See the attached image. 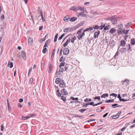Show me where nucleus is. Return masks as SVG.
<instances>
[{
    "label": "nucleus",
    "instance_id": "nucleus-1",
    "mask_svg": "<svg viewBox=\"0 0 135 135\" xmlns=\"http://www.w3.org/2000/svg\"><path fill=\"white\" fill-rule=\"evenodd\" d=\"M108 20H110L113 24H115L117 22V20L115 17H112L108 19Z\"/></svg>",
    "mask_w": 135,
    "mask_h": 135
},
{
    "label": "nucleus",
    "instance_id": "nucleus-2",
    "mask_svg": "<svg viewBox=\"0 0 135 135\" xmlns=\"http://www.w3.org/2000/svg\"><path fill=\"white\" fill-rule=\"evenodd\" d=\"M69 49L68 48L65 47L63 50V53L64 55H67L69 54Z\"/></svg>",
    "mask_w": 135,
    "mask_h": 135
},
{
    "label": "nucleus",
    "instance_id": "nucleus-3",
    "mask_svg": "<svg viewBox=\"0 0 135 135\" xmlns=\"http://www.w3.org/2000/svg\"><path fill=\"white\" fill-rule=\"evenodd\" d=\"M61 94L64 95H68V92L66 90L65 88L62 89L61 90Z\"/></svg>",
    "mask_w": 135,
    "mask_h": 135
},
{
    "label": "nucleus",
    "instance_id": "nucleus-4",
    "mask_svg": "<svg viewBox=\"0 0 135 135\" xmlns=\"http://www.w3.org/2000/svg\"><path fill=\"white\" fill-rule=\"evenodd\" d=\"M59 86L61 88H64L65 86V83L64 81L63 80H61V81L60 83Z\"/></svg>",
    "mask_w": 135,
    "mask_h": 135
},
{
    "label": "nucleus",
    "instance_id": "nucleus-5",
    "mask_svg": "<svg viewBox=\"0 0 135 135\" xmlns=\"http://www.w3.org/2000/svg\"><path fill=\"white\" fill-rule=\"evenodd\" d=\"M100 31L99 30H97V31L95 32L94 33V38H96L98 37V36L99 35Z\"/></svg>",
    "mask_w": 135,
    "mask_h": 135
},
{
    "label": "nucleus",
    "instance_id": "nucleus-6",
    "mask_svg": "<svg viewBox=\"0 0 135 135\" xmlns=\"http://www.w3.org/2000/svg\"><path fill=\"white\" fill-rule=\"evenodd\" d=\"M78 16L80 18L81 17H86V15L84 12H81L79 13H78Z\"/></svg>",
    "mask_w": 135,
    "mask_h": 135
},
{
    "label": "nucleus",
    "instance_id": "nucleus-7",
    "mask_svg": "<svg viewBox=\"0 0 135 135\" xmlns=\"http://www.w3.org/2000/svg\"><path fill=\"white\" fill-rule=\"evenodd\" d=\"M84 36L85 32H83L81 34H80V35H78V37L79 40H80L82 38V37Z\"/></svg>",
    "mask_w": 135,
    "mask_h": 135
},
{
    "label": "nucleus",
    "instance_id": "nucleus-8",
    "mask_svg": "<svg viewBox=\"0 0 135 135\" xmlns=\"http://www.w3.org/2000/svg\"><path fill=\"white\" fill-rule=\"evenodd\" d=\"M70 37L66 41L63 45V46L65 47L70 42Z\"/></svg>",
    "mask_w": 135,
    "mask_h": 135
},
{
    "label": "nucleus",
    "instance_id": "nucleus-9",
    "mask_svg": "<svg viewBox=\"0 0 135 135\" xmlns=\"http://www.w3.org/2000/svg\"><path fill=\"white\" fill-rule=\"evenodd\" d=\"M93 28L92 27H90L88 28H86V29L84 30L83 32H85L86 31H91L93 30Z\"/></svg>",
    "mask_w": 135,
    "mask_h": 135
},
{
    "label": "nucleus",
    "instance_id": "nucleus-10",
    "mask_svg": "<svg viewBox=\"0 0 135 135\" xmlns=\"http://www.w3.org/2000/svg\"><path fill=\"white\" fill-rule=\"evenodd\" d=\"M70 17L69 16H66L64 17V20L65 22H67L68 20H70Z\"/></svg>",
    "mask_w": 135,
    "mask_h": 135
},
{
    "label": "nucleus",
    "instance_id": "nucleus-11",
    "mask_svg": "<svg viewBox=\"0 0 135 135\" xmlns=\"http://www.w3.org/2000/svg\"><path fill=\"white\" fill-rule=\"evenodd\" d=\"M26 53L25 51H22V56L24 60L25 59H26Z\"/></svg>",
    "mask_w": 135,
    "mask_h": 135
},
{
    "label": "nucleus",
    "instance_id": "nucleus-12",
    "mask_svg": "<svg viewBox=\"0 0 135 135\" xmlns=\"http://www.w3.org/2000/svg\"><path fill=\"white\" fill-rule=\"evenodd\" d=\"M126 42L124 40H121L120 42V46H124L126 45Z\"/></svg>",
    "mask_w": 135,
    "mask_h": 135
},
{
    "label": "nucleus",
    "instance_id": "nucleus-13",
    "mask_svg": "<svg viewBox=\"0 0 135 135\" xmlns=\"http://www.w3.org/2000/svg\"><path fill=\"white\" fill-rule=\"evenodd\" d=\"M62 80L60 78H56L55 81V83L56 84H59L61 81V80Z\"/></svg>",
    "mask_w": 135,
    "mask_h": 135
},
{
    "label": "nucleus",
    "instance_id": "nucleus-14",
    "mask_svg": "<svg viewBox=\"0 0 135 135\" xmlns=\"http://www.w3.org/2000/svg\"><path fill=\"white\" fill-rule=\"evenodd\" d=\"M31 117V115H30V114H29L26 117L22 116V120H25V119H27L28 118H30Z\"/></svg>",
    "mask_w": 135,
    "mask_h": 135
},
{
    "label": "nucleus",
    "instance_id": "nucleus-15",
    "mask_svg": "<svg viewBox=\"0 0 135 135\" xmlns=\"http://www.w3.org/2000/svg\"><path fill=\"white\" fill-rule=\"evenodd\" d=\"M123 28H118L117 31V33L118 35L121 34L123 33Z\"/></svg>",
    "mask_w": 135,
    "mask_h": 135
},
{
    "label": "nucleus",
    "instance_id": "nucleus-16",
    "mask_svg": "<svg viewBox=\"0 0 135 135\" xmlns=\"http://www.w3.org/2000/svg\"><path fill=\"white\" fill-rule=\"evenodd\" d=\"M115 42L113 40H112L110 41L109 42V44L111 46L113 47L114 46Z\"/></svg>",
    "mask_w": 135,
    "mask_h": 135
},
{
    "label": "nucleus",
    "instance_id": "nucleus-17",
    "mask_svg": "<svg viewBox=\"0 0 135 135\" xmlns=\"http://www.w3.org/2000/svg\"><path fill=\"white\" fill-rule=\"evenodd\" d=\"M33 39L31 37H29L28 38V44H30L31 45L33 42Z\"/></svg>",
    "mask_w": 135,
    "mask_h": 135
},
{
    "label": "nucleus",
    "instance_id": "nucleus-18",
    "mask_svg": "<svg viewBox=\"0 0 135 135\" xmlns=\"http://www.w3.org/2000/svg\"><path fill=\"white\" fill-rule=\"evenodd\" d=\"M48 66L49 68V70L48 71L49 73H51L52 70V66L50 63L49 64Z\"/></svg>",
    "mask_w": 135,
    "mask_h": 135
},
{
    "label": "nucleus",
    "instance_id": "nucleus-19",
    "mask_svg": "<svg viewBox=\"0 0 135 135\" xmlns=\"http://www.w3.org/2000/svg\"><path fill=\"white\" fill-rule=\"evenodd\" d=\"M131 44L132 45H135V38L132 39L131 41Z\"/></svg>",
    "mask_w": 135,
    "mask_h": 135
},
{
    "label": "nucleus",
    "instance_id": "nucleus-20",
    "mask_svg": "<svg viewBox=\"0 0 135 135\" xmlns=\"http://www.w3.org/2000/svg\"><path fill=\"white\" fill-rule=\"evenodd\" d=\"M131 24V22H129L125 25V27L126 28H128L130 27Z\"/></svg>",
    "mask_w": 135,
    "mask_h": 135
},
{
    "label": "nucleus",
    "instance_id": "nucleus-21",
    "mask_svg": "<svg viewBox=\"0 0 135 135\" xmlns=\"http://www.w3.org/2000/svg\"><path fill=\"white\" fill-rule=\"evenodd\" d=\"M77 19V18L73 17L71 18V19H70V20L71 22H73L75 21Z\"/></svg>",
    "mask_w": 135,
    "mask_h": 135
},
{
    "label": "nucleus",
    "instance_id": "nucleus-22",
    "mask_svg": "<svg viewBox=\"0 0 135 135\" xmlns=\"http://www.w3.org/2000/svg\"><path fill=\"white\" fill-rule=\"evenodd\" d=\"M76 37L75 36L71 38V39L70 40V41L71 43H73L74 42V41L76 40Z\"/></svg>",
    "mask_w": 135,
    "mask_h": 135
},
{
    "label": "nucleus",
    "instance_id": "nucleus-23",
    "mask_svg": "<svg viewBox=\"0 0 135 135\" xmlns=\"http://www.w3.org/2000/svg\"><path fill=\"white\" fill-rule=\"evenodd\" d=\"M123 33H124L125 35H127L128 34V32L129 31V30H125V29H123Z\"/></svg>",
    "mask_w": 135,
    "mask_h": 135
},
{
    "label": "nucleus",
    "instance_id": "nucleus-24",
    "mask_svg": "<svg viewBox=\"0 0 135 135\" xmlns=\"http://www.w3.org/2000/svg\"><path fill=\"white\" fill-rule=\"evenodd\" d=\"M108 94L107 93H105L103 94L101 96V98H105L106 97H108Z\"/></svg>",
    "mask_w": 135,
    "mask_h": 135
},
{
    "label": "nucleus",
    "instance_id": "nucleus-25",
    "mask_svg": "<svg viewBox=\"0 0 135 135\" xmlns=\"http://www.w3.org/2000/svg\"><path fill=\"white\" fill-rule=\"evenodd\" d=\"M70 9L71 10H73L74 11L76 12L78 10V9L76 7H75L73 6L71 8H70Z\"/></svg>",
    "mask_w": 135,
    "mask_h": 135
},
{
    "label": "nucleus",
    "instance_id": "nucleus-26",
    "mask_svg": "<svg viewBox=\"0 0 135 135\" xmlns=\"http://www.w3.org/2000/svg\"><path fill=\"white\" fill-rule=\"evenodd\" d=\"M126 47L127 48V49L128 51H132V49H131L130 44H128L126 46Z\"/></svg>",
    "mask_w": 135,
    "mask_h": 135
},
{
    "label": "nucleus",
    "instance_id": "nucleus-27",
    "mask_svg": "<svg viewBox=\"0 0 135 135\" xmlns=\"http://www.w3.org/2000/svg\"><path fill=\"white\" fill-rule=\"evenodd\" d=\"M68 28V30L70 32H72L75 29V28L73 27H70Z\"/></svg>",
    "mask_w": 135,
    "mask_h": 135
},
{
    "label": "nucleus",
    "instance_id": "nucleus-28",
    "mask_svg": "<svg viewBox=\"0 0 135 135\" xmlns=\"http://www.w3.org/2000/svg\"><path fill=\"white\" fill-rule=\"evenodd\" d=\"M66 58L63 57V56H62L60 59V62L64 61L65 60Z\"/></svg>",
    "mask_w": 135,
    "mask_h": 135
},
{
    "label": "nucleus",
    "instance_id": "nucleus-29",
    "mask_svg": "<svg viewBox=\"0 0 135 135\" xmlns=\"http://www.w3.org/2000/svg\"><path fill=\"white\" fill-rule=\"evenodd\" d=\"M110 26L109 25L107 26L104 27V30H107L109 29L110 28Z\"/></svg>",
    "mask_w": 135,
    "mask_h": 135
},
{
    "label": "nucleus",
    "instance_id": "nucleus-30",
    "mask_svg": "<svg viewBox=\"0 0 135 135\" xmlns=\"http://www.w3.org/2000/svg\"><path fill=\"white\" fill-rule=\"evenodd\" d=\"M9 66H10V68H12L13 66V62H11L10 60L9 61Z\"/></svg>",
    "mask_w": 135,
    "mask_h": 135
},
{
    "label": "nucleus",
    "instance_id": "nucleus-31",
    "mask_svg": "<svg viewBox=\"0 0 135 135\" xmlns=\"http://www.w3.org/2000/svg\"><path fill=\"white\" fill-rule=\"evenodd\" d=\"M116 30L113 29H111L110 31L109 32L112 34H113L116 31Z\"/></svg>",
    "mask_w": 135,
    "mask_h": 135
},
{
    "label": "nucleus",
    "instance_id": "nucleus-32",
    "mask_svg": "<svg viewBox=\"0 0 135 135\" xmlns=\"http://www.w3.org/2000/svg\"><path fill=\"white\" fill-rule=\"evenodd\" d=\"M33 81V79L32 78H30L29 81V84L31 85L32 84Z\"/></svg>",
    "mask_w": 135,
    "mask_h": 135
},
{
    "label": "nucleus",
    "instance_id": "nucleus-33",
    "mask_svg": "<svg viewBox=\"0 0 135 135\" xmlns=\"http://www.w3.org/2000/svg\"><path fill=\"white\" fill-rule=\"evenodd\" d=\"M47 50L46 47H44V48L42 50L43 53L44 54H45Z\"/></svg>",
    "mask_w": 135,
    "mask_h": 135
},
{
    "label": "nucleus",
    "instance_id": "nucleus-34",
    "mask_svg": "<svg viewBox=\"0 0 135 135\" xmlns=\"http://www.w3.org/2000/svg\"><path fill=\"white\" fill-rule=\"evenodd\" d=\"M91 99L90 98H86L84 100V101L85 102H87L91 101Z\"/></svg>",
    "mask_w": 135,
    "mask_h": 135
},
{
    "label": "nucleus",
    "instance_id": "nucleus-35",
    "mask_svg": "<svg viewBox=\"0 0 135 135\" xmlns=\"http://www.w3.org/2000/svg\"><path fill=\"white\" fill-rule=\"evenodd\" d=\"M61 98L64 102H65L66 100V98L63 95L61 96Z\"/></svg>",
    "mask_w": 135,
    "mask_h": 135
},
{
    "label": "nucleus",
    "instance_id": "nucleus-36",
    "mask_svg": "<svg viewBox=\"0 0 135 135\" xmlns=\"http://www.w3.org/2000/svg\"><path fill=\"white\" fill-rule=\"evenodd\" d=\"M58 36V34L57 33L55 35V36L54 37V42H55L57 41V38Z\"/></svg>",
    "mask_w": 135,
    "mask_h": 135
},
{
    "label": "nucleus",
    "instance_id": "nucleus-37",
    "mask_svg": "<svg viewBox=\"0 0 135 135\" xmlns=\"http://www.w3.org/2000/svg\"><path fill=\"white\" fill-rule=\"evenodd\" d=\"M65 62H62V63H60V65H59V68H60L61 66H64L65 64Z\"/></svg>",
    "mask_w": 135,
    "mask_h": 135
},
{
    "label": "nucleus",
    "instance_id": "nucleus-38",
    "mask_svg": "<svg viewBox=\"0 0 135 135\" xmlns=\"http://www.w3.org/2000/svg\"><path fill=\"white\" fill-rule=\"evenodd\" d=\"M65 35V33H63L62 35L60 36L58 38L59 40H61L62 38Z\"/></svg>",
    "mask_w": 135,
    "mask_h": 135
},
{
    "label": "nucleus",
    "instance_id": "nucleus-39",
    "mask_svg": "<svg viewBox=\"0 0 135 135\" xmlns=\"http://www.w3.org/2000/svg\"><path fill=\"white\" fill-rule=\"evenodd\" d=\"M93 28L96 29H98L100 28V27L98 25H96L93 27Z\"/></svg>",
    "mask_w": 135,
    "mask_h": 135
},
{
    "label": "nucleus",
    "instance_id": "nucleus-40",
    "mask_svg": "<svg viewBox=\"0 0 135 135\" xmlns=\"http://www.w3.org/2000/svg\"><path fill=\"white\" fill-rule=\"evenodd\" d=\"M112 117L114 119H117V118H118L119 117V116H118V115H117V114L113 116H112Z\"/></svg>",
    "mask_w": 135,
    "mask_h": 135
},
{
    "label": "nucleus",
    "instance_id": "nucleus-41",
    "mask_svg": "<svg viewBox=\"0 0 135 135\" xmlns=\"http://www.w3.org/2000/svg\"><path fill=\"white\" fill-rule=\"evenodd\" d=\"M86 109H82L79 110V111L81 113H83L86 111Z\"/></svg>",
    "mask_w": 135,
    "mask_h": 135
},
{
    "label": "nucleus",
    "instance_id": "nucleus-42",
    "mask_svg": "<svg viewBox=\"0 0 135 135\" xmlns=\"http://www.w3.org/2000/svg\"><path fill=\"white\" fill-rule=\"evenodd\" d=\"M68 65H65L64 67V69L65 71H66L67 69H68Z\"/></svg>",
    "mask_w": 135,
    "mask_h": 135
},
{
    "label": "nucleus",
    "instance_id": "nucleus-43",
    "mask_svg": "<svg viewBox=\"0 0 135 135\" xmlns=\"http://www.w3.org/2000/svg\"><path fill=\"white\" fill-rule=\"evenodd\" d=\"M110 95L116 97L117 96V95L116 94L114 93H112Z\"/></svg>",
    "mask_w": 135,
    "mask_h": 135
},
{
    "label": "nucleus",
    "instance_id": "nucleus-44",
    "mask_svg": "<svg viewBox=\"0 0 135 135\" xmlns=\"http://www.w3.org/2000/svg\"><path fill=\"white\" fill-rule=\"evenodd\" d=\"M46 36H47V35H46L45 36V37L43 38H41V40H42V42L43 41H44L45 40Z\"/></svg>",
    "mask_w": 135,
    "mask_h": 135
},
{
    "label": "nucleus",
    "instance_id": "nucleus-45",
    "mask_svg": "<svg viewBox=\"0 0 135 135\" xmlns=\"http://www.w3.org/2000/svg\"><path fill=\"white\" fill-rule=\"evenodd\" d=\"M94 100L95 99H98V100H100V97L98 96V97H95L94 98Z\"/></svg>",
    "mask_w": 135,
    "mask_h": 135
},
{
    "label": "nucleus",
    "instance_id": "nucleus-46",
    "mask_svg": "<svg viewBox=\"0 0 135 135\" xmlns=\"http://www.w3.org/2000/svg\"><path fill=\"white\" fill-rule=\"evenodd\" d=\"M103 42L104 43H106L107 42V39L106 37H105V39H103Z\"/></svg>",
    "mask_w": 135,
    "mask_h": 135
},
{
    "label": "nucleus",
    "instance_id": "nucleus-47",
    "mask_svg": "<svg viewBox=\"0 0 135 135\" xmlns=\"http://www.w3.org/2000/svg\"><path fill=\"white\" fill-rule=\"evenodd\" d=\"M112 62H113V60H110L109 62V64L111 65H114V64H112Z\"/></svg>",
    "mask_w": 135,
    "mask_h": 135
},
{
    "label": "nucleus",
    "instance_id": "nucleus-48",
    "mask_svg": "<svg viewBox=\"0 0 135 135\" xmlns=\"http://www.w3.org/2000/svg\"><path fill=\"white\" fill-rule=\"evenodd\" d=\"M88 105H89V104H88V103L87 104H85V103H84L83 104V107H86Z\"/></svg>",
    "mask_w": 135,
    "mask_h": 135
},
{
    "label": "nucleus",
    "instance_id": "nucleus-49",
    "mask_svg": "<svg viewBox=\"0 0 135 135\" xmlns=\"http://www.w3.org/2000/svg\"><path fill=\"white\" fill-rule=\"evenodd\" d=\"M82 28L80 30H79L78 31V32L77 33L78 34H80L81 32L82 31Z\"/></svg>",
    "mask_w": 135,
    "mask_h": 135
},
{
    "label": "nucleus",
    "instance_id": "nucleus-50",
    "mask_svg": "<svg viewBox=\"0 0 135 135\" xmlns=\"http://www.w3.org/2000/svg\"><path fill=\"white\" fill-rule=\"evenodd\" d=\"M119 28H123V26L122 24H120L118 26Z\"/></svg>",
    "mask_w": 135,
    "mask_h": 135
},
{
    "label": "nucleus",
    "instance_id": "nucleus-51",
    "mask_svg": "<svg viewBox=\"0 0 135 135\" xmlns=\"http://www.w3.org/2000/svg\"><path fill=\"white\" fill-rule=\"evenodd\" d=\"M68 28H65L64 30V31L65 32H67L68 30Z\"/></svg>",
    "mask_w": 135,
    "mask_h": 135
},
{
    "label": "nucleus",
    "instance_id": "nucleus-52",
    "mask_svg": "<svg viewBox=\"0 0 135 135\" xmlns=\"http://www.w3.org/2000/svg\"><path fill=\"white\" fill-rule=\"evenodd\" d=\"M4 123L2 124L1 126V131H2L4 129V127L3 126Z\"/></svg>",
    "mask_w": 135,
    "mask_h": 135
},
{
    "label": "nucleus",
    "instance_id": "nucleus-53",
    "mask_svg": "<svg viewBox=\"0 0 135 135\" xmlns=\"http://www.w3.org/2000/svg\"><path fill=\"white\" fill-rule=\"evenodd\" d=\"M18 106L20 108H21L23 106L21 104L19 103L18 105Z\"/></svg>",
    "mask_w": 135,
    "mask_h": 135
},
{
    "label": "nucleus",
    "instance_id": "nucleus-54",
    "mask_svg": "<svg viewBox=\"0 0 135 135\" xmlns=\"http://www.w3.org/2000/svg\"><path fill=\"white\" fill-rule=\"evenodd\" d=\"M32 70V68H30L29 69V71H28V75H29V74H30V73L31 71Z\"/></svg>",
    "mask_w": 135,
    "mask_h": 135
},
{
    "label": "nucleus",
    "instance_id": "nucleus-55",
    "mask_svg": "<svg viewBox=\"0 0 135 135\" xmlns=\"http://www.w3.org/2000/svg\"><path fill=\"white\" fill-rule=\"evenodd\" d=\"M105 26V25H101L100 26V29L101 30H102L103 29V28Z\"/></svg>",
    "mask_w": 135,
    "mask_h": 135
},
{
    "label": "nucleus",
    "instance_id": "nucleus-56",
    "mask_svg": "<svg viewBox=\"0 0 135 135\" xmlns=\"http://www.w3.org/2000/svg\"><path fill=\"white\" fill-rule=\"evenodd\" d=\"M59 70H60V71H61V72H62L63 71H64V69L63 68H61Z\"/></svg>",
    "mask_w": 135,
    "mask_h": 135
},
{
    "label": "nucleus",
    "instance_id": "nucleus-57",
    "mask_svg": "<svg viewBox=\"0 0 135 135\" xmlns=\"http://www.w3.org/2000/svg\"><path fill=\"white\" fill-rule=\"evenodd\" d=\"M117 105H118V104H114L112 105V106L113 107H113L114 108H115L116 107H115V106H117Z\"/></svg>",
    "mask_w": 135,
    "mask_h": 135
},
{
    "label": "nucleus",
    "instance_id": "nucleus-58",
    "mask_svg": "<svg viewBox=\"0 0 135 135\" xmlns=\"http://www.w3.org/2000/svg\"><path fill=\"white\" fill-rule=\"evenodd\" d=\"M19 101L20 103L22 102L23 101V100L22 98H20L19 100Z\"/></svg>",
    "mask_w": 135,
    "mask_h": 135
},
{
    "label": "nucleus",
    "instance_id": "nucleus-59",
    "mask_svg": "<svg viewBox=\"0 0 135 135\" xmlns=\"http://www.w3.org/2000/svg\"><path fill=\"white\" fill-rule=\"evenodd\" d=\"M127 99H121V100H120V101H123V102H125L127 101Z\"/></svg>",
    "mask_w": 135,
    "mask_h": 135
},
{
    "label": "nucleus",
    "instance_id": "nucleus-60",
    "mask_svg": "<svg viewBox=\"0 0 135 135\" xmlns=\"http://www.w3.org/2000/svg\"><path fill=\"white\" fill-rule=\"evenodd\" d=\"M128 35H126L125 36H124V38L125 39V40H126V41H127V38H128Z\"/></svg>",
    "mask_w": 135,
    "mask_h": 135
},
{
    "label": "nucleus",
    "instance_id": "nucleus-61",
    "mask_svg": "<svg viewBox=\"0 0 135 135\" xmlns=\"http://www.w3.org/2000/svg\"><path fill=\"white\" fill-rule=\"evenodd\" d=\"M94 102H90V103H88L89 105H93V104L94 103Z\"/></svg>",
    "mask_w": 135,
    "mask_h": 135
},
{
    "label": "nucleus",
    "instance_id": "nucleus-62",
    "mask_svg": "<svg viewBox=\"0 0 135 135\" xmlns=\"http://www.w3.org/2000/svg\"><path fill=\"white\" fill-rule=\"evenodd\" d=\"M117 97H118V98L119 99V100H121V99L120 94H118V96Z\"/></svg>",
    "mask_w": 135,
    "mask_h": 135
},
{
    "label": "nucleus",
    "instance_id": "nucleus-63",
    "mask_svg": "<svg viewBox=\"0 0 135 135\" xmlns=\"http://www.w3.org/2000/svg\"><path fill=\"white\" fill-rule=\"evenodd\" d=\"M126 127H124L122 128L120 130L121 131H124L126 129Z\"/></svg>",
    "mask_w": 135,
    "mask_h": 135
},
{
    "label": "nucleus",
    "instance_id": "nucleus-64",
    "mask_svg": "<svg viewBox=\"0 0 135 135\" xmlns=\"http://www.w3.org/2000/svg\"><path fill=\"white\" fill-rule=\"evenodd\" d=\"M108 113H106L105 114L103 115V117L104 118L107 116L108 115Z\"/></svg>",
    "mask_w": 135,
    "mask_h": 135
}]
</instances>
